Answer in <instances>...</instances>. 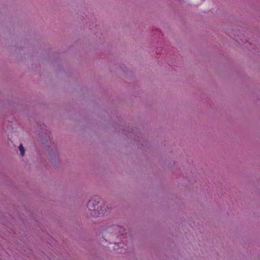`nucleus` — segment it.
<instances>
[{"label":"nucleus","mask_w":260,"mask_h":260,"mask_svg":"<svg viewBox=\"0 0 260 260\" xmlns=\"http://www.w3.org/2000/svg\"><path fill=\"white\" fill-rule=\"evenodd\" d=\"M19 148V150L20 151L21 156H23L24 155V153H25V150H24V147H23L22 144H20Z\"/></svg>","instance_id":"obj_2"},{"label":"nucleus","mask_w":260,"mask_h":260,"mask_svg":"<svg viewBox=\"0 0 260 260\" xmlns=\"http://www.w3.org/2000/svg\"><path fill=\"white\" fill-rule=\"evenodd\" d=\"M98 203H99V202H96L94 204L91 201H89L88 204V208L90 210H94L95 209V206L98 205Z\"/></svg>","instance_id":"obj_1"}]
</instances>
